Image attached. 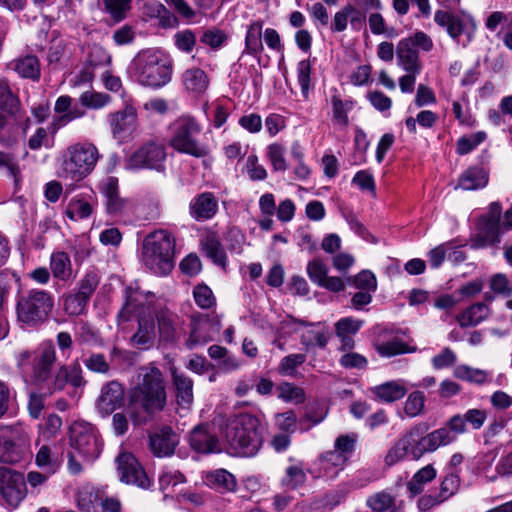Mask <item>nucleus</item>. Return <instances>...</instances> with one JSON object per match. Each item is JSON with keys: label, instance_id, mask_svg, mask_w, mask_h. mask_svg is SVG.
Returning <instances> with one entry per match:
<instances>
[{"label": "nucleus", "instance_id": "nucleus-1", "mask_svg": "<svg viewBox=\"0 0 512 512\" xmlns=\"http://www.w3.org/2000/svg\"><path fill=\"white\" fill-rule=\"evenodd\" d=\"M56 360V350L52 342L42 343L35 352L21 350L15 354L16 366L25 381L36 385L44 394L52 395L62 391L67 383L75 388L86 385L78 361L70 365H60L52 374Z\"/></svg>", "mask_w": 512, "mask_h": 512}, {"label": "nucleus", "instance_id": "nucleus-2", "mask_svg": "<svg viewBox=\"0 0 512 512\" xmlns=\"http://www.w3.org/2000/svg\"><path fill=\"white\" fill-rule=\"evenodd\" d=\"M139 376L141 380L128 393V414L135 426L146 424L164 409L167 400L160 369L150 365L142 368Z\"/></svg>", "mask_w": 512, "mask_h": 512}, {"label": "nucleus", "instance_id": "nucleus-3", "mask_svg": "<svg viewBox=\"0 0 512 512\" xmlns=\"http://www.w3.org/2000/svg\"><path fill=\"white\" fill-rule=\"evenodd\" d=\"M427 427L418 424L409 429L404 435L390 447L386 456L385 464L389 467L403 461L407 456L413 460H419L427 453L435 452L442 446H448L451 438L445 430H433L427 432Z\"/></svg>", "mask_w": 512, "mask_h": 512}, {"label": "nucleus", "instance_id": "nucleus-4", "mask_svg": "<svg viewBox=\"0 0 512 512\" xmlns=\"http://www.w3.org/2000/svg\"><path fill=\"white\" fill-rule=\"evenodd\" d=\"M128 73L141 86L159 89L172 80L173 61L161 49H143L132 59Z\"/></svg>", "mask_w": 512, "mask_h": 512}, {"label": "nucleus", "instance_id": "nucleus-5", "mask_svg": "<svg viewBox=\"0 0 512 512\" xmlns=\"http://www.w3.org/2000/svg\"><path fill=\"white\" fill-rule=\"evenodd\" d=\"M223 436L230 450L236 456L252 457L263 443L260 420L249 413H241L227 419Z\"/></svg>", "mask_w": 512, "mask_h": 512}, {"label": "nucleus", "instance_id": "nucleus-6", "mask_svg": "<svg viewBox=\"0 0 512 512\" xmlns=\"http://www.w3.org/2000/svg\"><path fill=\"white\" fill-rule=\"evenodd\" d=\"M175 238L167 230L148 234L142 243L143 264L157 275H166L174 267Z\"/></svg>", "mask_w": 512, "mask_h": 512}, {"label": "nucleus", "instance_id": "nucleus-7", "mask_svg": "<svg viewBox=\"0 0 512 512\" xmlns=\"http://www.w3.org/2000/svg\"><path fill=\"white\" fill-rule=\"evenodd\" d=\"M54 307L53 295L41 289H30L19 295L16 305L17 318L22 323L37 325L43 323Z\"/></svg>", "mask_w": 512, "mask_h": 512}, {"label": "nucleus", "instance_id": "nucleus-8", "mask_svg": "<svg viewBox=\"0 0 512 512\" xmlns=\"http://www.w3.org/2000/svg\"><path fill=\"white\" fill-rule=\"evenodd\" d=\"M201 129L200 124L194 118L189 116L180 117L173 124L171 147L180 153L196 158L205 157L208 154V148L197 139Z\"/></svg>", "mask_w": 512, "mask_h": 512}, {"label": "nucleus", "instance_id": "nucleus-9", "mask_svg": "<svg viewBox=\"0 0 512 512\" xmlns=\"http://www.w3.org/2000/svg\"><path fill=\"white\" fill-rule=\"evenodd\" d=\"M68 158L63 162V176L71 181L86 177L95 167L99 154L91 143L76 144L68 148Z\"/></svg>", "mask_w": 512, "mask_h": 512}, {"label": "nucleus", "instance_id": "nucleus-10", "mask_svg": "<svg viewBox=\"0 0 512 512\" xmlns=\"http://www.w3.org/2000/svg\"><path fill=\"white\" fill-rule=\"evenodd\" d=\"M30 454V437L20 425H0V462L15 464Z\"/></svg>", "mask_w": 512, "mask_h": 512}, {"label": "nucleus", "instance_id": "nucleus-11", "mask_svg": "<svg viewBox=\"0 0 512 512\" xmlns=\"http://www.w3.org/2000/svg\"><path fill=\"white\" fill-rule=\"evenodd\" d=\"M70 446L84 461L97 459L102 450V441L96 428L84 421H75L70 426Z\"/></svg>", "mask_w": 512, "mask_h": 512}, {"label": "nucleus", "instance_id": "nucleus-12", "mask_svg": "<svg viewBox=\"0 0 512 512\" xmlns=\"http://www.w3.org/2000/svg\"><path fill=\"white\" fill-rule=\"evenodd\" d=\"M433 48L432 39L422 31L403 38L397 44V62L406 72H421L418 49L428 52Z\"/></svg>", "mask_w": 512, "mask_h": 512}, {"label": "nucleus", "instance_id": "nucleus-13", "mask_svg": "<svg viewBox=\"0 0 512 512\" xmlns=\"http://www.w3.org/2000/svg\"><path fill=\"white\" fill-rule=\"evenodd\" d=\"M167 153L165 146L155 141H148L132 152L125 160L127 170L149 169L157 172L165 170Z\"/></svg>", "mask_w": 512, "mask_h": 512}, {"label": "nucleus", "instance_id": "nucleus-14", "mask_svg": "<svg viewBox=\"0 0 512 512\" xmlns=\"http://www.w3.org/2000/svg\"><path fill=\"white\" fill-rule=\"evenodd\" d=\"M502 206L499 202H492L488 211L479 219L478 233L472 241V247L482 248L495 245L500 242L501 234L504 232L500 224Z\"/></svg>", "mask_w": 512, "mask_h": 512}, {"label": "nucleus", "instance_id": "nucleus-15", "mask_svg": "<svg viewBox=\"0 0 512 512\" xmlns=\"http://www.w3.org/2000/svg\"><path fill=\"white\" fill-rule=\"evenodd\" d=\"M0 495L9 506L17 507L27 495L23 474L8 467H0Z\"/></svg>", "mask_w": 512, "mask_h": 512}, {"label": "nucleus", "instance_id": "nucleus-16", "mask_svg": "<svg viewBox=\"0 0 512 512\" xmlns=\"http://www.w3.org/2000/svg\"><path fill=\"white\" fill-rule=\"evenodd\" d=\"M221 330L220 318L217 315H198L192 318L191 332L186 340V346L194 349L215 339Z\"/></svg>", "mask_w": 512, "mask_h": 512}, {"label": "nucleus", "instance_id": "nucleus-17", "mask_svg": "<svg viewBox=\"0 0 512 512\" xmlns=\"http://www.w3.org/2000/svg\"><path fill=\"white\" fill-rule=\"evenodd\" d=\"M112 137L123 143L133 137L138 128L137 111L133 106L109 113L107 116Z\"/></svg>", "mask_w": 512, "mask_h": 512}, {"label": "nucleus", "instance_id": "nucleus-18", "mask_svg": "<svg viewBox=\"0 0 512 512\" xmlns=\"http://www.w3.org/2000/svg\"><path fill=\"white\" fill-rule=\"evenodd\" d=\"M118 477L121 482L148 489L151 481L135 456L122 452L116 458Z\"/></svg>", "mask_w": 512, "mask_h": 512}, {"label": "nucleus", "instance_id": "nucleus-19", "mask_svg": "<svg viewBox=\"0 0 512 512\" xmlns=\"http://www.w3.org/2000/svg\"><path fill=\"white\" fill-rule=\"evenodd\" d=\"M125 392L122 384L111 380L102 385L95 407L101 417L106 418L124 404Z\"/></svg>", "mask_w": 512, "mask_h": 512}, {"label": "nucleus", "instance_id": "nucleus-20", "mask_svg": "<svg viewBox=\"0 0 512 512\" xmlns=\"http://www.w3.org/2000/svg\"><path fill=\"white\" fill-rule=\"evenodd\" d=\"M156 319L158 324L159 344L169 345L174 343L178 338V330L180 327L178 315L168 309H161L156 313Z\"/></svg>", "mask_w": 512, "mask_h": 512}, {"label": "nucleus", "instance_id": "nucleus-21", "mask_svg": "<svg viewBox=\"0 0 512 512\" xmlns=\"http://www.w3.org/2000/svg\"><path fill=\"white\" fill-rule=\"evenodd\" d=\"M190 447L198 453L208 454L221 451L217 436L205 426L195 427L189 435Z\"/></svg>", "mask_w": 512, "mask_h": 512}, {"label": "nucleus", "instance_id": "nucleus-22", "mask_svg": "<svg viewBox=\"0 0 512 512\" xmlns=\"http://www.w3.org/2000/svg\"><path fill=\"white\" fill-rule=\"evenodd\" d=\"M218 210V201L213 193L203 192L194 197L189 204L190 216L196 221L211 219Z\"/></svg>", "mask_w": 512, "mask_h": 512}, {"label": "nucleus", "instance_id": "nucleus-23", "mask_svg": "<svg viewBox=\"0 0 512 512\" xmlns=\"http://www.w3.org/2000/svg\"><path fill=\"white\" fill-rule=\"evenodd\" d=\"M178 443L179 437L170 427H163L150 436V448L157 457L172 455Z\"/></svg>", "mask_w": 512, "mask_h": 512}, {"label": "nucleus", "instance_id": "nucleus-24", "mask_svg": "<svg viewBox=\"0 0 512 512\" xmlns=\"http://www.w3.org/2000/svg\"><path fill=\"white\" fill-rule=\"evenodd\" d=\"M100 192L106 199V209L109 214H120L126 208V201L120 197L118 179L113 176L105 178L99 185Z\"/></svg>", "mask_w": 512, "mask_h": 512}, {"label": "nucleus", "instance_id": "nucleus-25", "mask_svg": "<svg viewBox=\"0 0 512 512\" xmlns=\"http://www.w3.org/2000/svg\"><path fill=\"white\" fill-rule=\"evenodd\" d=\"M173 387L178 405L188 408L193 402V381L174 366L170 368Z\"/></svg>", "mask_w": 512, "mask_h": 512}, {"label": "nucleus", "instance_id": "nucleus-26", "mask_svg": "<svg viewBox=\"0 0 512 512\" xmlns=\"http://www.w3.org/2000/svg\"><path fill=\"white\" fill-rule=\"evenodd\" d=\"M156 341V329L153 318L140 317L138 321V330L132 336V344L141 350L150 349Z\"/></svg>", "mask_w": 512, "mask_h": 512}, {"label": "nucleus", "instance_id": "nucleus-27", "mask_svg": "<svg viewBox=\"0 0 512 512\" xmlns=\"http://www.w3.org/2000/svg\"><path fill=\"white\" fill-rule=\"evenodd\" d=\"M8 67L15 71L22 78L31 79L34 81L40 78V63L35 55H21L12 60L8 64Z\"/></svg>", "mask_w": 512, "mask_h": 512}, {"label": "nucleus", "instance_id": "nucleus-28", "mask_svg": "<svg viewBox=\"0 0 512 512\" xmlns=\"http://www.w3.org/2000/svg\"><path fill=\"white\" fill-rule=\"evenodd\" d=\"M205 483L220 493L234 492L237 487L236 477L226 469H216L205 475Z\"/></svg>", "mask_w": 512, "mask_h": 512}, {"label": "nucleus", "instance_id": "nucleus-29", "mask_svg": "<svg viewBox=\"0 0 512 512\" xmlns=\"http://www.w3.org/2000/svg\"><path fill=\"white\" fill-rule=\"evenodd\" d=\"M489 181L488 172L479 166H472L465 170L458 179L457 188L471 191L486 187Z\"/></svg>", "mask_w": 512, "mask_h": 512}, {"label": "nucleus", "instance_id": "nucleus-30", "mask_svg": "<svg viewBox=\"0 0 512 512\" xmlns=\"http://www.w3.org/2000/svg\"><path fill=\"white\" fill-rule=\"evenodd\" d=\"M182 83L188 92L200 95L207 90L210 80L204 70L192 67L185 70L182 74Z\"/></svg>", "mask_w": 512, "mask_h": 512}, {"label": "nucleus", "instance_id": "nucleus-31", "mask_svg": "<svg viewBox=\"0 0 512 512\" xmlns=\"http://www.w3.org/2000/svg\"><path fill=\"white\" fill-rule=\"evenodd\" d=\"M371 392L379 401L393 403L403 398L407 389L403 381H388L371 388Z\"/></svg>", "mask_w": 512, "mask_h": 512}, {"label": "nucleus", "instance_id": "nucleus-32", "mask_svg": "<svg viewBox=\"0 0 512 512\" xmlns=\"http://www.w3.org/2000/svg\"><path fill=\"white\" fill-rule=\"evenodd\" d=\"M490 314V308L481 302L472 304L456 316V320L462 328L476 326Z\"/></svg>", "mask_w": 512, "mask_h": 512}, {"label": "nucleus", "instance_id": "nucleus-33", "mask_svg": "<svg viewBox=\"0 0 512 512\" xmlns=\"http://www.w3.org/2000/svg\"><path fill=\"white\" fill-rule=\"evenodd\" d=\"M77 506L82 512H101V494L91 485H83L77 493Z\"/></svg>", "mask_w": 512, "mask_h": 512}, {"label": "nucleus", "instance_id": "nucleus-34", "mask_svg": "<svg viewBox=\"0 0 512 512\" xmlns=\"http://www.w3.org/2000/svg\"><path fill=\"white\" fill-rule=\"evenodd\" d=\"M50 269L55 278L68 281L72 277L71 261L67 253L58 251L50 257Z\"/></svg>", "mask_w": 512, "mask_h": 512}, {"label": "nucleus", "instance_id": "nucleus-35", "mask_svg": "<svg viewBox=\"0 0 512 512\" xmlns=\"http://www.w3.org/2000/svg\"><path fill=\"white\" fill-rule=\"evenodd\" d=\"M0 109L11 116H15L17 112H23L18 96L13 93L5 79H0Z\"/></svg>", "mask_w": 512, "mask_h": 512}, {"label": "nucleus", "instance_id": "nucleus-36", "mask_svg": "<svg viewBox=\"0 0 512 512\" xmlns=\"http://www.w3.org/2000/svg\"><path fill=\"white\" fill-rule=\"evenodd\" d=\"M436 475L435 468L430 464L418 470L407 484L411 496L422 493L425 485L434 480Z\"/></svg>", "mask_w": 512, "mask_h": 512}, {"label": "nucleus", "instance_id": "nucleus-37", "mask_svg": "<svg viewBox=\"0 0 512 512\" xmlns=\"http://www.w3.org/2000/svg\"><path fill=\"white\" fill-rule=\"evenodd\" d=\"M202 250L217 265L224 267L226 265L225 251L214 234H208L201 240Z\"/></svg>", "mask_w": 512, "mask_h": 512}, {"label": "nucleus", "instance_id": "nucleus-38", "mask_svg": "<svg viewBox=\"0 0 512 512\" xmlns=\"http://www.w3.org/2000/svg\"><path fill=\"white\" fill-rule=\"evenodd\" d=\"M455 378L469 383L482 385L488 381L489 372L466 364L458 365L453 370Z\"/></svg>", "mask_w": 512, "mask_h": 512}, {"label": "nucleus", "instance_id": "nucleus-39", "mask_svg": "<svg viewBox=\"0 0 512 512\" xmlns=\"http://www.w3.org/2000/svg\"><path fill=\"white\" fill-rule=\"evenodd\" d=\"M92 212L93 206L79 195L72 197L65 208V215L73 221L86 219Z\"/></svg>", "mask_w": 512, "mask_h": 512}, {"label": "nucleus", "instance_id": "nucleus-40", "mask_svg": "<svg viewBox=\"0 0 512 512\" xmlns=\"http://www.w3.org/2000/svg\"><path fill=\"white\" fill-rule=\"evenodd\" d=\"M262 28L261 21H254L249 25L245 37V52L247 54L257 55L262 52Z\"/></svg>", "mask_w": 512, "mask_h": 512}, {"label": "nucleus", "instance_id": "nucleus-41", "mask_svg": "<svg viewBox=\"0 0 512 512\" xmlns=\"http://www.w3.org/2000/svg\"><path fill=\"white\" fill-rule=\"evenodd\" d=\"M35 462L39 468L47 471L48 474H54L60 468L62 461L57 455L53 454L49 446L43 445L36 454Z\"/></svg>", "mask_w": 512, "mask_h": 512}, {"label": "nucleus", "instance_id": "nucleus-42", "mask_svg": "<svg viewBox=\"0 0 512 512\" xmlns=\"http://www.w3.org/2000/svg\"><path fill=\"white\" fill-rule=\"evenodd\" d=\"M434 20L439 26L446 27L448 34L453 39H457L463 33L462 21L448 12L436 11Z\"/></svg>", "mask_w": 512, "mask_h": 512}, {"label": "nucleus", "instance_id": "nucleus-43", "mask_svg": "<svg viewBox=\"0 0 512 512\" xmlns=\"http://www.w3.org/2000/svg\"><path fill=\"white\" fill-rule=\"evenodd\" d=\"M375 349L380 356L387 358L405 353H413L417 350L416 347L408 346L399 339L376 344Z\"/></svg>", "mask_w": 512, "mask_h": 512}, {"label": "nucleus", "instance_id": "nucleus-44", "mask_svg": "<svg viewBox=\"0 0 512 512\" xmlns=\"http://www.w3.org/2000/svg\"><path fill=\"white\" fill-rule=\"evenodd\" d=\"M306 481V473L304 472L303 464L301 462L292 463L285 469V474L282 477L281 483L283 486L296 489L303 485Z\"/></svg>", "mask_w": 512, "mask_h": 512}, {"label": "nucleus", "instance_id": "nucleus-45", "mask_svg": "<svg viewBox=\"0 0 512 512\" xmlns=\"http://www.w3.org/2000/svg\"><path fill=\"white\" fill-rule=\"evenodd\" d=\"M266 156L274 171H286L288 168L285 159V147L279 143H272L267 146Z\"/></svg>", "mask_w": 512, "mask_h": 512}, {"label": "nucleus", "instance_id": "nucleus-46", "mask_svg": "<svg viewBox=\"0 0 512 512\" xmlns=\"http://www.w3.org/2000/svg\"><path fill=\"white\" fill-rule=\"evenodd\" d=\"M79 101L82 106L97 110L107 106L111 102V96L106 93L85 91L80 95Z\"/></svg>", "mask_w": 512, "mask_h": 512}, {"label": "nucleus", "instance_id": "nucleus-47", "mask_svg": "<svg viewBox=\"0 0 512 512\" xmlns=\"http://www.w3.org/2000/svg\"><path fill=\"white\" fill-rule=\"evenodd\" d=\"M368 25L374 35H386L387 37H396L398 34L393 27L386 25L385 19L379 12L370 13L368 16Z\"/></svg>", "mask_w": 512, "mask_h": 512}, {"label": "nucleus", "instance_id": "nucleus-48", "mask_svg": "<svg viewBox=\"0 0 512 512\" xmlns=\"http://www.w3.org/2000/svg\"><path fill=\"white\" fill-rule=\"evenodd\" d=\"M352 14H357L356 8L352 4H346L339 11L334 14L333 20L330 24V30L333 33H340L346 30L349 17Z\"/></svg>", "mask_w": 512, "mask_h": 512}, {"label": "nucleus", "instance_id": "nucleus-49", "mask_svg": "<svg viewBox=\"0 0 512 512\" xmlns=\"http://www.w3.org/2000/svg\"><path fill=\"white\" fill-rule=\"evenodd\" d=\"M228 40V35L220 29L210 28L203 31L200 42L213 50L220 49Z\"/></svg>", "mask_w": 512, "mask_h": 512}, {"label": "nucleus", "instance_id": "nucleus-50", "mask_svg": "<svg viewBox=\"0 0 512 512\" xmlns=\"http://www.w3.org/2000/svg\"><path fill=\"white\" fill-rule=\"evenodd\" d=\"M366 503L373 511L384 512L394 505L395 498L389 492L381 491L369 496Z\"/></svg>", "mask_w": 512, "mask_h": 512}, {"label": "nucleus", "instance_id": "nucleus-51", "mask_svg": "<svg viewBox=\"0 0 512 512\" xmlns=\"http://www.w3.org/2000/svg\"><path fill=\"white\" fill-rule=\"evenodd\" d=\"M486 139V133L479 131L469 136H463L458 139L456 152L459 155H466L473 151L478 145H480Z\"/></svg>", "mask_w": 512, "mask_h": 512}, {"label": "nucleus", "instance_id": "nucleus-52", "mask_svg": "<svg viewBox=\"0 0 512 512\" xmlns=\"http://www.w3.org/2000/svg\"><path fill=\"white\" fill-rule=\"evenodd\" d=\"M489 288L496 295L509 297L512 295V282L503 273H496L489 279Z\"/></svg>", "mask_w": 512, "mask_h": 512}, {"label": "nucleus", "instance_id": "nucleus-53", "mask_svg": "<svg viewBox=\"0 0 512 512\" xmlns=\"http://www.w3.org/2000/svg\"><path fill=\"white\" fill-rule=\"evenodd\" d=\"M132 0H104L105 11L108 12L114 21L119 22L126 17L131 8Z\"/></svg>", "mask_w": 512, "mask_h": 512}, {"label": "nucleus", "instance_id": "nucleus-54", "mask_svg": "<svg viewBox=\"0 0 512 512\" xmlns=\"http://www.w3.org/2000/svg\"><path fill=\"white\" fill-rule=\"evenodd\" d=\"M424 404V394L420 391H414L409 394L405 401L404 412L408 417L414 418L423 412Z\"/></svg>", "mask_w": 512, "mask_h": 512}, {"label": "nucleus", "instance_id": "nucleus-55", "mask_svg": "<svg viewBox=\"0 0 512 512\" xmlns=\"http://www.w3.org/2000/svg\"><path fill=\"white\" fill-rule=\"evenodd\" d=\"M464 416L456 414L452 416L444 427L438 428L437 430H445L449 433L451 440L448 445L455 442L459 434H464L467 431V425Z\"/></svg>", "mask_w": 512, "mask_h": 512}, {"label": "nucleus", "instance_id": "nucleus-56", "mask_svg": "<svg viewBox=\"0 0 512 512\" xmlns=\"http://www.w3.org/2000/svg\"><path fill=\"white\" fill-rule=\"evenodd\" d=\"M278 397L285 402L302 403L305 400L303 389L294 386L291 383H281L278 386Z\"/></svg>", "mask_w": 512, "mask_h": 512}, {"label": "nucleus", "instance_id": "nucleus-57", "mask_svg": "<svg viewBox=\"0 0 512 512\" xmlns=\"http://www.w3.org/2000/svg\"><path fill=\"white\" fill-rule=\"evenodd\" d=\"M301 342L306 347L318 346L323 348L327 345L328 334L324 329L311 328L302 334Z\"/></svg>", "mask_w": 512, "mask_h": 512}, {"label": "nucleus", "instance_id": "nucleus-58", "mask_svg": "<svg viewBox=\"0 0 512 512\" xmlns=\"http://www.w3.org/2000/svg\"><path fill=\"white\" fill-rule=\"evenodd\" d=\"M333 120L341 126L348 125V111L352 109V102L342 101L338 96L332 97Z\"/></svg>", "mask_w": 512, "mask_h": 512}, {"label": "nucleus", "instance_id": "nucleus-59", "mask_svg": "<svg viewBox=\"0 0 512 512\" xmlns=\"http://www.w3.org/2000/svg\"><path fill=\"white\" fill-rule=\"evenodd\" d=\"M89 299L79 293L68 295L64 300V309L69 315L77 316L85 311Z\"/></svg>", "mask_w": 512, "mask_h": 512}, {"label": "nucleus", "instance_id": "nucleus-60", "mask_svg": "<svg viewBox=\"0 0 512 512\" xmlns=\"http://www.w3.org/2000/svg\"><path fill=\"white\" fill-rule=\"evenodd\" d=\"M460 486V478L458 475L454 473L448 474L441 482L440 484V490L438 493V496L440 497V500L445 502L449 498H451L453 495L457 493Z\"/></svg>", "mask_w": 512, "mask_h": 512}, {"label": "nucleus", "instance_id": "nucleus-61", "mask_svg": "<svg viewBox=\"0 0 512 512\" xmlns=\"http://www.w3.org/2000/svg\"><path fill=\"white\" fill-rule=\"evenodd\" d=\"M28 121L29 119L24 112H17L15 116H11L0 109V134L3 132H12L17 126Z\"/></svg>", "mask_w": 512, "mask_h": 512}, {"label": "nucleus", "instance_id": "nucleus-62", "mask_svg": "<svg viewBox=\"0 0 512 512\" xmlns=\"http://www.w3.org/2000/svg\"><path fill=\"white\" fill-rule=\"evenodd\" d=\"M307 274L312 282L320 286L328 277V268L320 259H313L307 264Z\"/></svg>", "mask_w": 512, "mask_h": 512}, {"label": "nucleus", "instance_id": "nucleus-63", "mask_svg": "<svg viewBox=\"0 0 512 512\" xmlns=\"http://www.w3.org/2000/svg\"><path fill=\"white\" fill-rule=\"evenodd\" d=\"M311 64L309 60H302L297 65V79L304 98H308L311 82Z\"/></svg>", "mask_w": 512, "mask_h": 512}, {"label": "nucleus", "instance_id": "nucleus-64", "mask_svg": "<svg viewBox=\"0 0 512 512\" xmlns=\"http://www.w3.org/2000/svg\"><path fill=\"white\" fill-rule=\"evenodd\" d=\"M174 43L180 51L190 53L196 45V36L190 29L181 30L174 35Z\"/></svg>", "mask_w": 512, "mask_h": 512}]
</instances>
